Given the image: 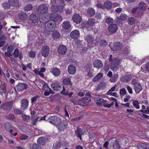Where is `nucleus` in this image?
Masks as SVG:
<instances>
[{"instance_id": "f257e3e1", "label": "nucleus", "mask_w": 149, "mask_h": 149, "mask_svg": "<svg viewBox=\"0 0 149 149\" xmlns=\"http://www.w3.org/2000/svg\"><path fill=\"white\" fill-rule=\"evenodd\" d=\"M31 21L34 23H38L40 21L41 22H45L47 20H46V17H43L42 19H40V16L35 13L31 14L30 18Z\"/></svg>"}, {"instance_id": "f03ea898", "label": "nucleus", "mask_w": 149, "mask_h": 149, "mask_svg": "<svg viewBox=\"0 0 149 149\" xmlns=\"http://www.w3.org/2000/svg\"><path fill=\"white\" fill-rule=\"evenodd\" d=\"M13 103V101L12 100L6 102L4 103L1 107L6 112L8 113L12 109Z\"/></svg>"}, {"instance_id": "7ed1b4c3", "label": "nucleus", "mask_w": 149, "mask_h": 149, "mask_svg": "<svg viewBox=\"0 0 149 149\" xmlns=\"http://www.w3.org/2000/svg\"><path fill=\"white\" fill-rule=\"evenodd\" d=\"M47 120L56 126L58 125L61 122V119L57 116H51Z\"/></svg>"}, {"instance_id": "20e7f679", "label": "nucleus", "mask_w": 149, "mask_h": 149, "mask_svg": "<svg viewBox=\"0 0 149 149\" xmlns=\"http://www.w3.org/2000/svg\"><path fill=\"white\" fill-rule=\"evenodd\" d=\"M120 59L117 58H115L113 59L111 63V69L113 71H116L117 69L118 65L119 63Z\"/></svg>"}, {"instance_id": "39448f33", "label": "nucleus", "mask_w": 149, "mask_h": 149, "mask_svg": "<svg viewBox=\"0 0 149 149\" xmlns=\"http://www.w3.org/2000/svg\"><path fill=\"white\" fill-rule=\"evenodd\" d=\"M46 20L47 21L45 22V29L48 31H52L54 30L55 28V26L54 24L51 21H47V20L46 18Z\"/></svg>"}, {"instance_id": "423d86ee", "label": "nucleus", "mask_w": 149, "mask_h": 149, "mask_svg": "<svg viewBox=\"0 0 149 149\" xmlns=\"http://www.w3.org/2000/svg\"><path fill=\"white\" fill-rule=\"evenodd\" d=\"M50 19L54 22H61L62 20L61 17L55 13H52L50 15Z\"/></svg>"}, {"instance_id": "0eeeda50", "label": "nucleus", "mask_w": 149, "mask_h": 149, "mask_svg": "<svg viewBox=\"0 0 149 149\" xmlns=\"http://www.w3.org/2000/svg\"><path fill=\"white\" fill-rule=\"evenodd\" d=\"M122 45L120 42H116L113 43L112 50L116 52H119L122 49Z\"/></svg>"}, {"instance_id": "6e6552de", "label": "nucleus", "mask_w": 149, "mask_h": 149, "mask_svg": "<svg viewBox=\"0 0 149 149\" xmlns=\"http://www.w3.org/2000/svg\"><path fill=\"white\" fill-rule=\"evenodd\" d=\"M58 126V128L60 131L61 132L66 128L68 126V122L67 121L63 120L61 122Z\"/></svg>"}, {"instance_id": "1a4fd4ad", "label": "nucleus", "mask_w": 149, "mask_h": 149, "mask_svg": "<svg viewBox=\"0 0 149 149\" xmlns=\"http://www.w3.org/2000/svg\"><path fill=\"white\" fill-rule=\"evenodd\" d=\"M38 12L41 14H45L48 11L47 6L45 4H42L40 5L38 8Z\"/></svg>"}, {"instance_id": "9d476101", "label": "nucleus", "mask_w": 149, "mask_h": 149, "mask_svg": "<svg viewBox=\"0 0 149 149\" xmlns=\"http://www.w3.org/2000/svg\"><path fill=\"white\" fill-rule=\"evenodd\" d=\"M93 65L94 68L98 69H101L103 66L102 62L99 59H96L95 60L93 63Z\"/></svg>"}, {"instance_id": "9b49d317", "label": "nucleus", "mask_w": 149, "mask_h": 149, "mask_svg": "<svg viewBox=\"0 0 149 149\" xmlns=\"http://www.w3.org/2000/svg\"><path fill=\"white\" fill-rule=\"evenodd\" d=\"M49 52V49L47 46H43L41 49V53L42 56L45 57H47Z\"/></svg>"}, {"instance_id": "f8f14e48", "label": "nucleus", "mask_w": 149, "mask_h": 149, "mask_svg": "<svg viewBox=\"0 0 149 149\" xmlns=\"http://www.w3.org/2000/svg\"><path fill=\"white\" fill-rule=\"evenodd\" d=\"M67 51V48L66 46L63 45L59 46L58 48V53L61 55L65 54Z\"/></svg>"}, {"instance_id": "ddd939ff", "label": "nucleus", "mask_w": 149, "mask_h": 149, "mask_svg": "<svg viewBox=\"0 0 149 149\" xmlns=\"http://www.w3.org/2000/svg\"><path fill=\"white\" fill-rule=\"evenodd\" d=\"M28 87V84L24 83H19L17 85V90L19 91H21L26 89Z\"/></svg>"}, {"instance_id": "4468645a", "label": "nucleus", "mask_w": 149, "mask_h": 149, "mask_svg": "<svg viewBox=\"0 0 149 149\" xmlns=\"http://www.w3.org/2000/svg\"><path fill=\"white\" fill-rule=\"evenodd\" d=\"M118 29L117 25L115 24H111L108 27V29L109 31L111 33H115L116 32Z\"/></svg>"}, {"instance_id": "2eb2a0df", "label": "nucleus", "mask_w": 149, "mask_h": 149, "mask_svg": "<svg viewBox=\"0 0 149 149\" xmlns=\"http://www.w3.org/2000/svg\"><path fill=\"white\" fill-rule=\"evenodd\" d=\"M76 67L73 65H70L68 67V71L70 74H74L76 72Z\"/></svg>"}, {"instance_id": "dca6fc26", "label": "nucleus", "mask_w": 149, "mask_h": 149, "mask_svg": "<svg viewBox=\"0 0 149 149\" xmlns=\"http://www.w3.org/2000/svg\"><path fill=\"white\" fill-rule=\"evenodd\" d=\"M81 17L78 14H74L72 17L73 21L77 24L80 23L81 20Z\"/></svg>"}, {"instance_id": "f3484780", "label": "nucleus", "mask_w": 149, "mask_h": 149, "mask_svg": "<svg viewBox=\"0 0 149 149\" xmlns=\"http://www.w3.org/2000/svg\"><path fill=\"white\" fill-rule=\"evenodd\" d=\"M111 142L113 144V147L114 149H119L120 146L118 141L115 138L111 139Z\"/></svg>"}, {"instance_id": "a211bd4d", "label": "nucleus", "mask_w": 149, "mask_h": 149, "mask_svg": "<svg viewBox=\"0 0 149 149\" xmlns=\"http://www.w3.org/2000/svg\"><path fill=\"white\" fill-rule=\"evenodd\" d=\"M51 86L52 88L56 91H58L61 90L62 87L57 83H54L51 84Z\"/></svg>"}, {"instance_id": "6ab92c4d", "label": "nucleus", "mask_w": 149, "mask_h": 149, "mask_svg": "<svg viewBox=\"0 0 149 149\" xmlns=\"http://www.w3.org/2000/svg\"><path fill=\"white\" fill-rule=\"evenodd\" d=\"M50 72L55 77L58 76L61 74L60 70L56 68H52L50 70Z\"/></svg>"}, {"instance_id": "aec40b11", "label": "nucleus", "mask_w": 149, "mask_h": 149, "mask_svg": "<svg viewBox=\"0 0 149 149\" xmlns=\"http://www.w3.org/2000/svg\"><path fill=\"white\" fill-rule=\"evenodd\" d=\"M137 146L139 149H149L148 144L141 142L137 143Z\"/></svg>"}, {"instance_id": "412c9836", "label": "nucleus", "mask_w": 149, "mask_h": 149, "mask_svg": "<svg viewBox=\"0 0 149 149\" xmlns=\"http://www.w3.org/2000/svg\"><path fill=\"white\" fill-rule=\"evenodd\" d=\"M21 103L22 109L24 110L26 109L28 105V101L26 99H23L21 100Z\"/></svg>"}, {"instance_id": "4be33fe9", "label": "nucleus", "mask_w": 149, "mask_h": 149, "mask_svg": "<svg viewBox=\"0 0 149 149\" xmlns=\"http://www.w3.org/2000/svg\"><path fill=\"white\" fill-rule=\"evenodd\" d=\"M80 33L79 31L75 30L71 32L70 35L71 38L73 39H76L79 36Z\"/></svg>"}, {"instance_id": "5701e85b", "label": "nucleus", "mask_w": 149, "mask_h": 149, "mask_svg": "<svg viewBox=\"0 0 149 149\" xmlns=\"http://www.w3.org/2000/svg\"><path fill=\"white\" fill-rule=\"evenodd\" d=\"M85 40L88 44H91L94 41L95 38L93 36L88 35L86 36Z\"/></svg>"}, {"instance_id": "b1692460", "label": "nucleus", "mask_w": 149, "mask_h": 149, "mask_svg": "<svg viewBox=\"0 0 149 149\" xmlns=\"http://www.w3.org/2000/svg\"><path fill=\"white\" fill-rule=\"evenodd\" d=\"M63 83L64 85H69L70 88H71L72 86V84L71 82L70 79L69 78H66L63 79Z\"/></svg>"}, {"instance_id": "393cba45", "label": "nucleus", "mask_w": 149, "mask_h": 149, "mask_svg": "<svg viewBox=\"0 0 149 149\" xmlns=\"http://www.w3.org/2000/svg\"><path fill=\"white\" fill-rule=\"evenodd\" d=\"M83 134L81 128L79 127H77V130L75 131V134L76 136L79 137L80 140L81 139V135Z\"/></svg>"}, {"instance_id": "a878e982", "label": "nucleus", "mask_w": 149, "mask_h": 149, "mask_svg": "<svg viewBox=\"0 0 149 149\" xmlns=\"http://www.w3.org/2000/svg\"><path fill=\"white\" fill-rule=\"evenodd\" d=\"M95 20L94 19H90L87 22L86 26V28L88 27H91L95 25Z\"/></svg>"}, {"instance_id": "bb28decb", "label": "nucleus", "mask_w": 149, "mask_h": 149, "mask_svg": "<svg viewBox=\"0 0 149 149\" xmlns=\"http://www.w3.org/2000/svg\"><path fill=\"white\" fill-rule=\"evenodd\" d=\"M71 26L70 22L68 21L64 22L62 24L63 27L65 30L69 29L71 27Z\"/></svg>"}, {"instance_id": "cd10ccee", "label": "nucleus", "mask_w": 149, "mask_h": 149, "mask_svg": "<svg viewBox=\"0 0 149 149\" xmlns=\"http://www.w3.org/2000/svg\"><path fill=\"white\" fill-rule=\"evenodd\" d=\"M106 85L107 84L106 83L104 82H101L97 87L96 90L99 91L104 89L105 88Z\"/></svg>"}, {"instance_id": "c85d7f7f", "label": "nucleus", "mask_w": 149, "mask_h": 149, "mask_svg": "<svg viewBox=\"0 0 149 149\" xmlns=\"http://www.w3.org/2000/svg\"><path fill=\"white\" fill-rule=\"evenodd\" d=\"M118 78V75L117 73L114 74L109 79V81L112 83L116 82Z\"/></svg>"}, {"instance_id": "c756f323", "label": "nucleus", "mask_w": 149, "mask_h": 149, "mask_svg": "<svg viewBox=\"0 0 149 149\" xmlns=\"http://www.w3.org/2000/svg\"><path fill=\"white\" fill-rule=\"evenodd\" d=\"M103 74L102 73H98L93 79V81L96 82L98 81L103 77Z\"/></svg>"}, {"instance_id": "7c9ffc66", "label": "nucleus", "mask_w": 149, "mask_h": 149, "mask_svg": "<svg viewBox=\"0 0 149 149\" xmlns=\"http://www.w3.org/2000/svg\"><path fill=\"white\" fill-rule=\"evenodd\" d=\"M104 8H105L107 9H110L112 6V3L109 1H105L104 4Z\"/></svg>"}, {"instance_id": "2f4dec72", "label": "nucleus", "mask_w": 149, "mask_h": 149, "mask_svg": "<svg viewBox=\"0 0 149 149\" xmlns=\"http://www.w3.org/2000/svg\"><path fill=\"white\" fill-rule=\"evenodd\" d=\"M45 139L43 137H40L38 139L37 143L38 144H40L41 145H44L46 143Z\"/></svg>"}, {"instance_id": "473e14b6", "label": "nucleus", "mask_w": 149, "mask_h": 149, "mask_svg": "<svg viewBox=\"0 0 149 149\" xmlns=\"http://www.w3.org/2000/svg\"><path fill=\"white\" fill-rule=\"evenodd\" d=\"M120 79L121 81L123 82H127L130 80L131 78L130 76L126 75L122 77Z\"/></svg>"}, {"instance_id": "72a5a7b5", "label": "nucleus", "mask_w": 149, "mask_h": 149, "mask_svg": "<svg viewBox=\"0 0 149 149\" xmlns=\"http://www.w3.org/2000/svg\"><path fill=\"white\" fill-rule=\"evenodd\" d=\"M52 36L54 39L56 40L58 39L60 37L61 35L58 31H55L53 32Z\"/></svg>"}, {"instance_id": "f704fd0d", "label": "nucleus", "mask_w": 149, "mask_h": 149, "mask_svg": "<svg viewBox=\"0 0 149 149\" xmlns=\"http://www.w3.org/2000/svg\"><path fill=\"white\" fill-rule=\"evenodd\" d=\"M142 89L141 85L139 83L134 86V89L136 93H139Z\"/></svg>"}, {"instance_id": "c9c22d12", "label": "nucleus", "mask_w": 149, "mask_h": 149, "mask_svg": "<svg viewBox=\"0 0 149 149\" xmlns=\"http://www.w3.org/2000/svg\"><path fill=\"white\" fill-rule=\"evenodd\" d=\"M8 3L10 6H15L18 4L19 1L18 0H9Z\"/></svg>"}, {"instance_id": "e433bc0d", "label": "nucleus", "mask_w": 149, "mask_h": 149, "mask_svg": "<svg viewBox=\"0 0 149 149\" xmlns=\"http://www.w3.org/2000/svg\"><path fill=\"white\" fill-rule=\"evenodd\" d=\"M137 8L141 10H145L146 8V6L144 2H141L139 3Z\"/></svg>"}, {"instance_id": "4c0bfd02", "label": "nucleus", "mask_w": 149, "mask_h": 149, "mask_svg": "<svg viewBox=\"0 0 149 149\" xmlns=\"http://www.w3.org/2000/svg\"><path fill=\"white\" fill-rule=\"evenodd\" d=\"M87 13L88 16L91 17L94 15L95 14V10L93 8H90L88 9Z\"/></svg>"}, {"instance_id": "58836bf2", "label": "nucleus", "mask_w": 149, "mask_h": 149, "mask_svg": "<svg viewBox=\"0 0 149 149\" xmlns=\"http://www.w3.org/2000/svg\"><path fill=\"white\" fill-rule=\"evenodd\" d=\"M136 19L133 17H129L127 20L128 24L131 25L134 24L135 22Z\"/></svg>"}, {"instance_id": "ea45409f", "label": "nucleus", "mask_w": 149, "mask_h": 149, "mask_svg": "<svg viewBox=\"0 0 149 149\" xmlns=\"http://www.w3.org/2000/svg\"><path fill=\"white\" fill-rule=\"evenodd\" d=\"M113 19L110 17H107L105 20V22L107 23L108 24H110L113 23Z\"/></svg>"}, {"instance_id": "a19ab883", "label": "nucleus", "mask_w": 149, "mask_h": 149, "mask_svg": "<svg viewBox=\"0 0 149 149\" xmlns=\"http://www.w3.org/2000/svg\"><path fill=\"white\" fill-rule=\"evenodd\" d=\"M13 112L15 114L17 115H20L23 113V111L21 109L16 108L13 109Z\"/></svg>"}, {"instance_id": "79ce46f5", "label": "nucleus", "mask_w": 149, "mask_h": 149, "mask_svg": "<svg viewBox=\"0 0 149 149\" xmlns=\"http://www.w3.org/2000/svg\"><path fill=\"white\" fill-rule=\"evenodd\" d=\"M33 7L31 4H29L24 7V9L26 11H29L31 10L33 8Z\"/></svg>"}, {"instance_id": "37998d69", "label": "nucleus", "mask_w": 149, "mask_h": 149, "mask_svg": "<svg viewBox=\"0 0 149 149\" xmlns=\"http://www.w3.org/2000/svg\"><path fill=\"white\" fill-rule=\"evenodd\" d=\"M19 17L20 19L22 20L26 19L27 18V15L23 13H21L19 15Z\"/></svg>"}, {"instance_id": "c03bdc74", "label": "nucleus", "mask_w": 149, "mask_h": 149, "mask_svg": "<svg viewBox=\"0 0 149 149\" xmlns=\"http://www.w3.org/2000/svg\"><path fill=\"white\" fill-rule=\"evenodd\" d=\"M133 105L137 109H139L140 108V106L139 105V102L136 100H134L132 102Z\"/></svg>"}, {"instance_id": "a18cd8bd", "label": "nucleus", "mask_w": 149, "mask_h": 149, "mask_svg": "<svg viewBox=\"0 0 149 149\" xmlns=\"http://www.w3.org/2000/svg\"><path fill=\"white\" fill-rule=\"evenodd\" d=\"M99 45L101 47H104L107 46L108 43L106 40H102L100 41Z\"/></svg>"}, {"instance_id": "49530a36", "label": "nucleus", "mask_w": 149, "mask_h": 149, "mask_svg": "<svg viewBox=\"0 0 149 149\" xmlns=\"http://www.w3.org/2000/svg\"><path fill=\"white\" fill-rule=\"evenodd\" d=\"M70 101L72 102L74 104L76 105H80V104L78 102L79 101H80V100H78V101L75 100L74 98H73L72 97L70 98Z\"/></svg>"}, {"instance_id": "de8ad7c7", "label": "nucleus", "mask_w": 149, "mask_h": 149, "mask_svg": "<svg viewBox=\"0 0 149 149\" xmlns=\"http://www.w3.org/2000/svg\"><path fill=\"white\" fill-rule=\"evenodd\" d=\"M142 69H145L146 71H148L149 72V63H147L145 65H142L141 67Z\"/></svg>"}, {"instance_id": "09e8293b", "label": "nucleus", "mask_w": 149, "mask_h": 149, "mask_svg": "<svg viewBox=\"0 0 149 149\" xmlns=\"http://www.w3.org/2000/svg\"><path fill=\"white\" fill-rule=\"evenodd\" d=\"M127 18V16L126 15L123 13L121 14L120 17V19L122 21H125L126 20Z\"/></svg>"}, {"instance_id": "8fccbe9b", "label": "nucleus", "mask_w": 149, "mask_h": 149, "mask_svg": "<svg viewBox=\"0 0 149 149\" xmlns=\"http://www.w3.org/2000/svg\"><path fill=\"white\" fill-rule=\"evenodd\" d=\"M61 146V144L59 142H56L54 143L53 146V148H59Z\"/></svg>"}, {"instance_id": "3c124183", "label": "nucleus", "mask_w": 149, "mask_h": 149, "mask_svg": "<svg viewBox=\"0 0 149 149\" xmlns=\"http://www.w3.org/2000/svg\"><path fill=\"white\" fill-rule=\"evenodd\" d=\"M19 54V52L18 49L17 48L16 49L13 53L14 57L15 58H17L18 57Z\"/></svg>"}, {"instance_id": "603ef678", "label": "nucleus", "mask_w": 149, "mask_h": 149, "mask_svg": "<svg viewBox=\"0 0 149 149\" xmlns=\"http://www.w3.org/2000/svg\"><path fill=\"white\" fill-rule=\"evenodd\" d=\"M22 117L23 120L27 122L29 121L30 119V118L29 116H26L24 114L22 115Z\"/></svg>"}, {"instance_id": "864d4df0", "label": "nucleus", "mask_w": 149, "mask_h": 149, "mask_svg": "<svg viewBox=\"0 0 149 149\" xmlns=\"http://www.w3.org/2000/svg\"><path fill=\"white\" fill-rule=\"evenodd\" d=\"M51 9L52 11L53 12H55L57 11L58 10V8L57 6L56 5L53 4L52 5L51 7Z\"/></svg>"}, {"instance_id": "5fc2aeb1", "label": "nucleus", "mask_w": 149, "mask_h": 149, "mask_svg": "<svg viewBox=\"0 0 149 149\" xmlns=\"http://www.w3.org/2000/svg\"><path fill=\"white\" fill-rule=\"evenodd\" d=\"M32 149H41V146L38 144H35L33 145Z\"/></svg>"}, {"instance_id": "6e6d98bb", "label": "nucleus", "mask_w": 149, "mask_h": 149, "mask_svg": "<svg viewBox=\"0 0 149 149\" xmlns=\"http://www.w3.org/2000/svg\"><path fill=\"white\" fill-rule=\"evenodd\" d=\"M131 82L132 84H133L134 86L139 83L138 82V80L136 78H134V77L133 78V79L131 81Z\"/></svg>"}, {"instance_id": "4d7b16f0", "label": "nucleus", "mask_w": 149, "mask_h": 149, "mask_svg": "<svg viewBox=\"0 0 149 149\" xmlns=\"http://www.w3.org/2000/svg\"><path fill=\"white\" fill-rule=\"evenodd\" d=\"M14 47L13 45H11L8 46L7 48V51L8 52L10 53L13 51L14 50Z\"/></svg>"}, {"instance_id": "13d9d810", "label": "nucleus", "mask_w": 149, "mask_h": 149, "mask_svg": "<svg viewBox=\"0 0 149 149\" xmlns=\"http://www.w3.org/2000/svg\"><path fill=\"white\" fill-rule=\"evenodd\" d=\"M2 6L4 9H6L9 8L10 5L9 3H5L2 4Z\"/></svg>"}, {"instance_id": "bf43d9fd", "label": "nucleus", "mask_w": 149, "mask_h": 149, "mask_svg": "<svg viewBox=\"0 0 149 149\" xmlns=\"http://www.w3.org/2000/svg\"><path fill=\"white\" fill-rule=\"evenodd\" d=\"M126 93V90L124 88H122L120 91V93L121 95H123Z\"/></svg>"}, {"instance_id": "052dcab7", "label": "nucleus", "mask_w": 149, "mask_h": 149, "mask_svg": "<svg viewBox=\"0 0 149 149\" xmlns=\"http://www.w3.org/2000/svg\"><path fill=\"white\" fill-rule=\"evenodd\" d=\"M84 101L86 102H89L91 101V98L90 97H85L83 98Z\"/></svg>"}, {"instance_id": "680f3d73", "label": "nucleus", "mask_w": 149, "mask_h": 149, "mask_svg": "<svg viewBox=\"0 0 149 149\" xmlns=\"http://www.w3.org/2000/svg\"><path fill=\"white\" fill-rule=\"evenodd\" d=\"M126 88L129 93L130 94L133 93L132 89V87L129 86H127Z\"/></svg>"}, {"instance_id": "e2e57ef3", "label": "nucleus", "mask_w": 149, "mask_h": 149, "mask_svg": "<svg viewBox=\"0 0 149 149\" xmlns=\"http://www.w3.org/2000/svg\"><path fill=\"white\" fill-rule=\"evenodd\" d=\"M7 118L9 120H13L15 118V117L13 115L10 114L8 115Z\"/></svg>"}, {"instance_id": "0e129e2a", "label": "nucleus", "mask_w": 149, "mask_h": 149, "mask_svg": "<svg viewBox=\"0 0 149 149\" xmlns=\"http://www.w3.org/2000/svg\"><path fill=\"white\" fill-rule=\"evenodd\" d=\"M7 38L6 36L4 35H2L0 36V41L6 40Z\"/></svg>"}, {"instance_id": "69168bd1", "label": "nucleus", "mask_w": 149, "mask_h": 149, "mask_svg": "<svg viewBox=\"0 0 149 149\" xmlns=\"http://www.w3.org/2000/svg\"><path fill=\"white\" fill-rule=\"evenodd\" d=\"M6 86L5 82H4L2 85V91L5 94L6 93Z\"/></svg>"}, {"instance_id": "338daca9", "label": "nucleus", "mask_w": 149, "mask_h": 149, "mask_svg": "<svg viewBox=\"0 0 149 149\" xmlns=\"http://www.w3.org/2000/svg\"><path fill=\"white\" fill-rule=\"evenodd\" d=\"M130 97L129 95H127L124 99V101L125 102H127L130 100Z\"/></svg>"}, {"instance_id": "774afa93", "label": "nucleus", "mask_w": 149, "mask_h": 149, "mask_svg": "<svg viewBox=\"0 0 149 149\" xmlns=\"http://www.w3.org/2000/svg\"><path fill=\"white\" fill-rule=\"evenodd\" d=\"M29 56L30 57L34 58L35 56V53L33 52H29Z\"/></svg>"}]
</instances>
